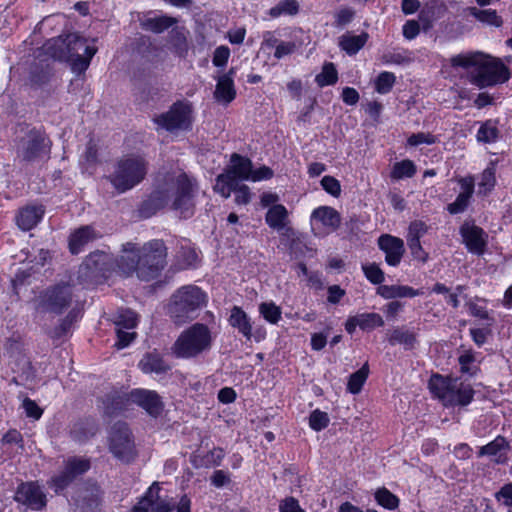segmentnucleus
Returning <instances> with one entry per match:
<instances>
[{"label":"nucleus","instance_id":"c85d7f7f","mask_svg":"<svg viewBox=\"0 0 512 512\" xmlns=\"http://www.w3.org/2000/svg\"><path fill=\"white\" fill-rule=\"evenodd\" d=\"M138 365L145 374H165L171 369L164 358L156 352L146 353Z\"/></svg>","mask_w":512,"mask_h":512},{"label":"nucleus","instance_id":"20e7f679","mask_svg":"<svg viewBox=\"0 0 512 512\" xmlns=\"http://www.w3.org/2000/svg\"><path fill=\"white\" fill-rule=\"evenodd\" d=\"M44 53L54 60L67 63L72 72L84 73L97 52L94 44L76 33L62 34L49 39L43 45Z\"/></svg>","mask_w":512,"mask_h":512},{"label":"nucleus","instance_id":"79ce46f5","mask_svg":"<svg viewBox=\"0 0 512 512\" xmlns=\"http://www.w3.org/2000/svg\"><path fill=\"white\" fill-rule=\"evenodd\" d=\"M258 310L260 316L269 324L276 325L282 319L281 307L273 301L260 303Z\"/></svg>","mask_w":512,"mask_h":512},{"label":"nucleus","instance_id":"680f3d73","mask_svg":"<svg viewBox=\"0 0 512 512\" xmlns=\"http://www.w3.org/2000/svg\"><path fill=\"white\" fill-rule=\"evenodd\" d=\"M117 341L115 346L118 349H123L129 346L136 337V332L134 330H126L122 328H116Z\"/></svg>","mask_w":512,"mask_h":512},{"label":"nucleus","instance_id":"a19ab883","mask_svg":"<svg viewBox=\"0 0 512 512\" xmlns=\"http://www.w3.org/2000/svg\"><path fill=\"white\" fill-rule=\"evenodd\" d=\"M417 172L415 163L410 159L395 162L390 177L392 180H402L404 178H412Z\"/></svg>","mask_w":512,"mask_h":512},{"label":"nucleus","instance_id":"2eb2a0df","mask_svg":"<svg viewBox=\"0 0 512 512\" xmlns=\"http://www.w3.org/2000/svg\"><path fill=\"white\" fill-rule=\"evenodd\" d=\"M228 323L248 341L259 343L266 339V328L263 325L253 326L248 314L239 306L232 307Z\"/></svg>","mask_w":512,"mask_h":512},{"label":"nucleus","instance_id":"aec40b11","mask_svg":"<svg viewBox=\"0 0 512 512\" xmlns=\"http://www.w3.org/2000/svg\"><path fill=\"white\" fill-rule=\"evenodd\" d=\"M130 399L147 412L150 416L158 417L164 408L163 401L159 394L154 390L135 388L130 390Z\"/></svg>","mask_w":512,"mask_h":512},{"label":"nucleus","instance_id":"9b49d317","mask_svg":"<svg viewBox=\"0 0 512 512\" xmlns=\"http://www.w3.org/2000/svg\"><path fill=\"white\" fill-rule=\"evenodd\" d=\"M91 468V460L82 456H71L64 461V467L61 472L53 476L49 481V487L55 492L60 493L65 490L73 481L88 472Z\"/></svg>","mask_w":512,"mask_h":512},{"label":"nucleus","instance_id":"ddd939ff","mask_svg":"<svg viewBox=\"0 0 512 512\" xmlns=\"http://www.w3.org/2000/svg\"><path fill=\"white\" fill-rule=\"evenodd\" d=\"M265 222L269 228L279 233L281 242L293 248L296 232L290 225L289 212L284 205H274L265 214Z\"/></svg>","mask_w":512,"mask_h":512},{"label":"nucleus","instance_id":"603ef678","mask_svg":"<svg viewBox=\"0 0 512 512\" xmlns=\"http://www.w3.org/2000/svg\"><path fill=\"white\" fill-rule=\"evenodd\" d=\"M362 271L366 279L374 285H381L385 280L384 272L376 263L362 264Z\"/></svg>","mask_w":512,"mask_h":512},{"label":"nucleus","instance_id":"a211bd4d","mask_svg":"<svg viewBox=\"0 0 512 512\" xmlns=\"http://www.w3.org/2000/svg\"><path fill=\"white\" fill-rule=\"evenodd\" d=\"M14 499L35 511L42 510L47 504L43 489L37 482L33 481L21 483L17 487Z\"/></svg>","mask_w":512,"mask_h":512},{"label":"nucleus","instance_id":"dca6fc26","mask_svg":"<svg viewBox=\"0 0 512 512\" xmlns=\"http://www.w3.org/2000/svg\"><path fill=\"white\" fill-rule=\"evenodd\" d=\"M72 300L69 284H58L46 289L40 296V307L43 311L61 314Z\"/></svg>","mask_w":512,"mask_h":512},{"label":"nucleus","instance_id":"774afa93","mask_svg":"<svg viewBox=\"0 0 512 512\" xmlns=\"http://www.w3.org/2000/svg\"><path fill=\"white\" fill-rule=\"evenodd\" d=\"M279 512H305L296 498L286 497L279 503Z\"/></svg>","mask_w":512,"mask_h":512},{"label":"nucleus","instance_id":"864d4df0","mask_svg":"<svg viewBox=\"0 0 512 512\" xmlns=\"http://www.w3.org/2000/svg\"><path fill=\"white\" fill-rule=\"evenodd\" d=\"M156 490V494L159 493L160 487L157 482H154L147 492L144 494V496L133 506L131 509V512H149L151 511L152 506V496L154 493V490Z\"/></svg>","mask_w":512,"mask_h":512},{"label":"nucleus","instance_id":"a878e982","mask_svg":"<svg viewBox=\"0 0 512 512\" xmlns=\"http://www.w3.org/2000/svg\"><path fill=\"white\" fill-rule=\"evenodd\" d=\"M510 449V442L504 436L498 435L494 440L479 448L478 456L495 457L496 463L503 464L507 460V453Z\"/></svg>","mask_w":512,"mask_h":512},{"label":"nucleus","instance_id":"c9c22d12","mask_svg":"<svg viewBox=\"0 0 512 512\" xmlns=\"http://www.w3.org/2000/svg\"><path fill=\"white\" fill-rule=\"evenodd\" d=\"M97 432V426L93 421L80 420L73 423L70 429V437L78 443H85Z\"/></svg>","mask_w":512,"mask_h":512},{"label":"nucleus","instance_id":"de8ad7c7","mask_svg":"<svg viewBox=\"0 0 512 512\" xmlns=\"http://www.w3.org/2000/svg\"><path fill=\"white\" fill-rule=\"evenodd\" d=\"M299 12V4L297 0H282L274 7L270 8L268 14L272 18L289 15L293 16Z\"/></svg>","mask_w":512,"mask_h":512},{"label":"nucleus","instance_id":"412c9836","mask_svg":"<svg viewBox=\"0 0 512 512\" xmlns=\"http://www.w3.org/2000/svg\"><path fill=\"white\" fill-rule=\"evenodd\" d=\"M235 75V68H230L226 73L216 79L217 82L213 92V97L217 103L223 106H228L235 100L237 95L234 83Z\"/></svg>","mask_w":512,"mask_h":512},{"label":"nucleus","instance_id":"052dcab7","mask_svg":"<svg viewBox=\"0 0 512 512\" xmlns=\"http://www.w3.org/2000/svg\"><path fill=\"white\" fill-rule=\"evenodd\" d=\"M355 16V11L350 7H343L337 10L334 14V26L337 28H342L348 25Z\"/></svg>","mask_w":512,"mask_h":512},{"label":"nucleus","instance_id":"f8f14e48","mask_svg":"<svg viewBox=\"0 0 512 512\" xmlns=\"http://www.w3.org/2000/svg\"><path fill=\"white\" fill-rule=\"evenodd\" d=\"M118 258H114L111 254L95 251L90 253L84 260L81 270L84 271L86 276L95 279H108L112 272L120 274L117 262Z\"/></svg>","mask_w":512,"mask_h":512},{"label":"nucleus","instance_id":"7c9ffc66","mask_svg":"<svg viewBox=\"0 0 512 512\" xmlns=\"http://www.w3.org/2000/svg\"><path fill=\"white\" fill-rule=\"evenodd\" d=\"M252 166V161L249 158L233 153L230 159V166L226 171L238 181L249 180Z\"/></svg>","mask_w":512,"mask_h":512},{"label":"nucleus","instance_id":"7ed1b4c3","mask_svg":"<svg viewBox=\"0 0 512 512\" xmlns=\"http://www.w3.org/2000/svg\"><path fill=\"white\" fill-rule=\"evenodd\" d=\"M451 69L474 72L469 76L470 82L480 88L502 84L509 80L510 72L505 64L497 58L479 51L464 52L452 56L442 64V73L450 74Z\"/></svg>","mask_w":512,"mask_h":512},{"label":"nucleus","instance_id":"393cba45","mask_svg":"<svg viewBox=\"0 0 512 512\" xmlns=\"http://www.w3.org/2000/svg\"><path fill=\"white\" fill-rule=\"evenodd\" d=\"M99 237V233H97L92 225L81 226L69 235V251L71 254L77 255L84 250L88 243Z\"/></svg>","mask_w":512,"mask_h":512},{"label":"nucleus","instance_id":"a18cd8bd","mask_svg":"<svg viewBox=\"0 0 512 512\" xmlns=\"http://www.w3.org/2000/svg\"><path fill=\"white\" fill-rule=\"evenodd\" d=\"M139 318L136 312L130 309H121L118 311L115 319L116 328L134 330L137 327Z\"/></svg>","mask_w":512,"mask_h":512},{"label":"nucleus","instance_id":"bf43d9fd","mask_svg":"<svg viewBox=\"0 0 512 512\" xmlns=\"http://www.w3.org/2000/svg\"><path fill=\"white\" fill-rule=\"evenodd\" d=\"M435 20V11L432 7H425L420 10L418 15V22L424 32H427L433 28Z\"/></svg>","mask_w":512,"mask_h":512},{"label":"nucleus","instance_id":"13d9d810","mask_svg":"<svg viewBox=\"0 0 512 512\" xmlns=\"http://www.w3.org/2000/svg\"><path fill=\"white\" fill-rule=\"evenodd\" d=\"M438 141L437 136L431 133L418 132L413 133L407 139V145L411 147H416L421 144L433 145Z\"/></svg>","mask_w":512,"mask_h":512},{"label":"nucleus","instance_id":"6ab92c4d","mask_svg":"<svg viewBox=\"0 0 512 512\" xmlns=\"http://www.w3.org/2000/svg\"><path fill=\"white\" fill-rule=\"evenodd\" d=\"M456 182L460 191L455 200L446 207L447 212L451 215L464 213L468 209L475 191V179L472 175L459 177Z\"/></svg>","mask_w":512,"mask_h":512},{"label":"nucleus","instance_id":"473e14b6","mask_svg":"<svg viewBox=\"0 0 512 512\" xmlns=\"http://www.w3.org/2000/svg\"><path fill=\"white\" fill-rule=\"evenodd\" d=\"M176 19L166 15L151 16L149 13L140 20L141 28L156 34L162 33L176 23Z\"/></svg>","mask_w":512,"mask_h":512},{"label":"nucleus","instance_id":"e2e57ef3","mask_svg":"<svg viewBox=\"0 0 512 512\" xmlns=\"http://www.w3.org/2000/svg\"><path fill=\"white\" fill-rule=\"evenodd\" d=\"M229 57V47L225 45L218 46L213 53L212 63L215 67L223 68L227 65Z\"/></svg>","mask_w":512,"mask_h":512},{"label":"nucleus","instance_id":"8fccbe9b","mask_svg":"<svg viewBox=\"0 0 512 512\" xmlns=\"http://www.w3.org/2000/svg\"><path fill=\"white\" fill-rule=\"evenodd\" d=\"M396 82L393 72L382 71L374 80V89L379 94H388Z\"/></svg>","mask_w":512,"mask_h":512},{"label":"nucleus","instance_id":"69168bd1","mask_svg":"<svg viewBox=\"0 0 512 512\" xmlns=\"http://www.w3.org/2000/svg\"><path fill=\"white\" fill-rule=\"evenodd\" d=\"M495 499L502 505L512 509V482L504 484L495 493Z\"/></svg>","mask_w":512,"mask_h":512},{"label":"nucleus","instance_id":"f704fd0d","mask_svg":"<svg viewBox=\"0 0 512 512\" xmlns=\"http://www.w3.org/2000/svg\"><path fill=\"white\" fill-rule=\"evenodd\" d=\"M496 161H490L487 167L482 171L477 184V194L487 196L496 185Z\"/></svg>","mask_w":512,"mask_h":512},{"label":"nucleus","instance_id":"6e6552de","mask_svg":"<svg viewBox=\"0 0 512 512\" xmlns=\"http://www.w3.org/2000/svg\"><path fill=\"white\" fill-rule=\"evenodd\" d=\"M207 300L208 296L202 288L193 284L184 285L173 293L168 311L176 323H183L203 308Z\"/></svg>","mask_w":512,"mask_h":512},{"label":"nucleus","instance_id":"f03ea898","mask_svg":"<svg viewBox=\"0 0 512 512\" xmlns=\"http://www.w3.org/2000/svg\"><path fill=\"white\" fill-rule=\"evenodd\" d=\"M121 252L117 266L125 277L136 274L139 280L149 282L157 279L167 265V247L161 239H152L142 247L126 242Z\"/></svg>","mask_w":512,"mask_h":512},{"label":"nucleus","instance_id":"0eeeda50","mask_svg":"<svg viewBox=\"0 0 512 512\" xmlns=\"http://www.w3.org/2000/svg\"><path fill=\"white\" fill-rule=\"evenodd\" d=\"M148 173V162L140 155L119 159L107 178L118 193H125L139 185Z\"/></svg>","mask_w":512,"mask_h":512},{"label":"nucleus","instance_id":"423d86ee","mask_svg":"<svg viewBox=\"0 0 512 512\" xmlns=\"http://www.w3.org/2000/svg\"><path fill=\"white\" fill-rule=\"evenodd\" d=\"M432 396L446 408L466 407L474 399L475 390L472 385L459 378L433 374L428 382Z\"/></svg>","mask_w":512,"mask_h":512},{"label":"nucleus","instance_id":"37998d69","mask_svg":"<svg viewBox=\"0 0 512 512\" xmlns=\"http://www.w3.org/2000/svg\"><path fill=\"white\" fill-rule=\"evenodd\" d=\"M389 343L391 345L400 344L406 349H411L416 343V335L408 329L395 328L389 337Z\"/></svg>","mask_w":512,"mask_h":512},{"label":"nucleus","instance_id":"72a5a7b5","mask_svg":"<svg viewBox=\"0 0 512 512\" xmlns=\"http://www.w3.org/2000/svg\"><path fill=\"white\" fill-rule=\"evenodd\" d=\"M368 33L362 32L359 35L345 33L339 38V48L349 56L357 54L367 43Z\"/></svg>","mask_w":512,"mask_h":512},{"label":"nucleus","instance_id":"9d476101","mask_svg":"<svg viewBox=\"0 0 512 512\" xmlns=\"http://www.w3.org/2000/svg\"><path fill=\"white\" fill-rule=\"evenodd\" d=\"M109 450L115 458L129 463L136 456L132 433L124 422L115 423L109 433Z\"/></svg>","mask_w":512,"mask_h":512},{"label":"nucleus","instance_id":"c756f323","mask_svg":"<svg viewBox=\"0 0 512 512\" xmlns=\"http://www.w3.org/2000/svg\"><path fill=\"white\" fill-rule=\"evenodd\" d=\"M377 294L384 299H397V298H413L423 295L421 289H414L407 285H380L377 288Z\"/></svg>","mask_w":512,"mask_h":512},{"label":"nucleus","instance_id":"cd10ccee","mask_svg":"<svg viewBox=\"0 0 512 512\" xmlns=\"http://www.w3.org/2000/svg\"><path fill=\"white\" fill-rule=\"evenodd\" d=\"M225 450L221 447H214L210 451L205 454L194 453L191 456V464L199 469L205 468L209 469L212 467H218L222 464V461L225 458Z\"/></svg>","mask_w":512,"mask_h":512},{"label":"nucleus","instance_id":"2f4dec72","mask_svg":"<svg viewBox=\"0 0 512 512\" xmlns=\"http://www.w3.org/2000/svg\"><path fill=\"white\" fill-rule=\"evenodd\" d=\"M133 404L130 399V391H113L107 395L104 402L105 411L107 414H117L128 408L129 405Z\"/></svg>","mask_w":512,"mask_h":512},{"label":"nucleus","instance_id":"f3484780","mask_svg":"<svg viewBox=\"0 0 512 512\" xmlns=\"http://www.w3.org/2000/svg\"><path fill=\"white\" fill-rule=\"evenodd\" d=\"M459 234L469 253L477 256L485 253L488 234L474 220H465L459 228Z\"/></svg>","mask_w":512,"mask_h":512},{"label":"nucleus","instance_id":"1a4fd4ad","mask_svg":"<svg viewBox=\"0 0 512 512\" xmlns=\"http://www.w3.org/2000/svg\"><path fill=\"white\" fill-rule=\"evenodd\" d=\"M154 121L168 132L190 130L193 123V105L188 100H178L167 112L157 116Z\"/></svg>","mask_w":512,"mask_h":512},{"label":"nucleus","instance_id":"4468645a","mask_svg":"<svg viewBox=\"0 0 512 512\" xmlns=\"http://www.w3.org/2000/svg\"><path fill=\"white\" fill-rule=\"evenodd\" d=\"M51 150V141L45 132L31 129L26 138L21 141L18 154L25 161H34L42 156L48 157Z\"/></svg>","mask_w":512,"mask_h":512},{"label":"nucleus","instance_id":"4c0bfd02","mask_svg":"<svg viewBox=\"0 0 512 512\" xmlns=\"http://www.w3.org/2000/svg\"><path fill=\"white\" fill-rule=\"evenodd\" d=\"M369 372V365L366 362L360 369L349 376L346 387L347 391L353 395L359 394L368 379Z\"/></svg>","mask_w":512,"mask_h":512},{"label":"nucleus","instance_id":"39448f33","mask_svg":"<svg viewBox=\"0 0 512 512\" xmlns=\"http://www.w3.org/2000/svg\"><path fill=\"white\" fill-rule=\"evenodd\" d=\"M213 342L211 329L204 323H194L176 338L171 354L177 359H197L211 350Z\"/></svg>","mask_w":512,"mask_h":512},{"label":"nucleus","instance_id":"f257e3e1","mask_svg":"<svg viewBox=\"0 0 512 512\" xmlns=\"http://www.w3.org/2000/svg\"><path fill=\"white\" fill-rule=\"evenodd\" d=\"M198 192L199 185L193 176L181 170L167 172L157 180L155 190L141 203L139 215L147 219L169 207L180 218L188 219L195 213Z\"/></svg>","mask_w":512,"mask_h":512},{"label":"nucleus","instance_id":"5701e85b","mask_svg":"<svg viewBox=\"0 0 512 512\" xmlns=\"http://www.w3.org/2000/svg\"><path fill=\"white\" fill-rule=\"evenodd\" d=\"M378 246L385 253V262L392 267L400 264L405 253L404 241L390 234L378 238Z\"/></svg>","mask_w":512,"mask_h":512},{"label":"nucleus","instance_id":"0e129e2a","mask_svg":"<svg viewBox=\"0 0 512 512\" xmlns=\"http://www.w3.org/2000/svg\"><path fill=\"white\" fill-rule=\"evenodd\" d=\"M408 248L414 259L425 263L429 258V254L423 249L421 240H407Z\"/></svg>","mask_w":512,"mask_h":512},{"label":"nucleus","instance_id":"b1692460","mask_svg":"<svg viewBox=\"0 0 512 512\" xmlns=\"http://www.w3.org/2000/svg\"><path fill=\"white\" fill-rule=\"evenodd\" d=\"M384 325L382 316L375 312L358 313L349 316L345 321L344 327L348 334L352 335L357 328L362 331H372Z\"/></svg>","mask_w":512,"mask_h":512},{"label":"nucleus","instance_id":"49530a36","mask_svg":"<svg viewBox=\"0 0 512 512\" xmlns=\"http://www.w3.org/2000/svg\"><path fill=\"white\" fill-rule=\"evenodd\" d=\"M374 498L377 504L385 509L395 510L399 507V498L385 487L377 489Z\"/></svg>","mask_w":512,"mask_h":512},{"label":"nucleus","instance_id":"4d7b16f0","mask_svg":"<svg viewBox=\"0 0 512 512\" xmlns=\"http://www.w3.org/2000/svg\"><path fill=\"white\" fill-rule=\"evenodd\" d=\"M428 225L422 220L411 221L408 227L406 240H421L428 232Z\"/></svg>","mask_w":512,"mask_h":512},{"label":"nucleus","instance_id":"09e8293b","mask_svg":"<svg viewBox=\"0 0 512 512\" xmlns=\"http://www.w3.org/2000/svg\"><path fill=\"white\" fill-rule=\"evenodd\" d=\"M470 14L474 16L478 21L491 26L500 27L503 23L501 17L495 10L492 9L471 8Z\"/></svg>","mask_w":512,"mask_h":512},{"label":"nucleus","instance_id":"e433bc0d","mask_svg":"<svg viewBox=\"0 0 512 512\" xmlns=\"http://www.w3.org/2000/svg\"><path fill=\"white\" fill-rule=\"evenodd\" d=\"M177 265L180 269L195 268L199 262L196 248L189 241H184L177 252Z\"/></svg>","mask_w":512,"mask_h":512},{"label":"nucleus","instance_id":"6e6d98bb","mask_svg":"<svg viewBox=\"0 0 512 512\" xmlns=\"http://www.w3.org/2000/svg\"><path fill=\"white\" fill-rule=\"evenodd\" d=\"M79 317V311L72 310L69 312V314L66 316L65 319L61 321V323L55 327V329L52 332L51 337L55 339L62 338L65 336L68 331L71 328V325L74 321H76Z\"/></svg>","mask_w":512,"mask_h":512},{"label":"nucleus","instance_id":"bb28decb","mask_svg":"<svg viewBox=\"0 0 512 512\" xmlns=\"http://www.w3.org/2000/svg\"><path fill=\"white\" fill-rule=\"evenodd\" d=\"M311 223H320L323 227L335 231L341 225V216L330 206H319L311 214Z\"/></svg>","mask_w":512,"mask_h":512},{"label":"nucleus","instance_id":"ea45409f","mask_svg":"<svg viewBox=\"0 0 512 512\" xmlns=\"http://www.w3.org/2000/svg\"><path fill=\"white\" fill-rule=\"evenodd\" d=\"M239 181L227 171L216 177L214 190L224 198H229L231 193L237 188Z\"/></svg>","mask_w":512,"mask_h":512},{"label":"nucleus","instance_id":"58836bf2","mask_svg":"<svg viewBox=\"0 0 512 512\" xmlns=\"http://www.w3.org/2000/svg\"><path fill=\"white\" fill-rule=\"evenodd\" d=\"M339 76L336 66L333 62H325L321 72L315 76V83L318 87L333 86L338 82Z\"/></svg>","mask_w":512,"mask_h":512},{"label":"nucleus","instance_id":"4be33fe9","mask_svg":"<svg viewBox=\"0 0 512 512\" xmlns=\"http://www.w3.org/2000/svg\"><path fill=\"white\" fill-rule=\"evenodd\" d=\"M45 207L42 204H32L21 207L15 214V224L23 232L34 229L43 219Z\"/></svg>","mask_w":512,"mask_h":512},{"label":"nucleus","instance_id":"c03bdc74","mask_svg":"<svg viewBox=\"0 0 512 512\" xmlns=\"http://www.w3.org/2000/svg\"><path fill=\"white\" fill-rule=\"evenodd\" d=\"M476 357L475 352L472 349L463 351L458 357V363L460 366V372L464 375L474 376L478 372L479 368L475 364Z\"/></svg>","mask_w":512,"mask_h":512},{"label":"nucleus","instance_id":"338daca9","mask_svg":"<svg viewBox=\"0 0 512 512\" xmlns=\"http://www.w3.org/2000/svg\"><path fill=\"white\" fill-rule=\"evenodd\" d=\"M322 188L330 195L337 197L341 193L340 182L332 176H324L321 179Z\"/></svg>","mask_w":512,"mask_h":512},{"label":"nucleus","instance_id":"5fc2aeb1","mask_svg":"<svg viewBox=\"0 0 512 512\" xmlns=\"http://www.w3.org/2000/svg\"><path fill=\"white\" fill-rule=\"evenodd\" d=\"M330 423V418L326 412L321 411L320 409H315L310 413L309 416V427L316 431H322L328 427Z\"/></svg>","mask_w":512,"mask_h":512},{"label":"nucleus","instance_id":"3c124183","mask_svg":"<svg viewBox=\"0 0 512 512\" xmlns=\"http://www.w3.org/2000/svg\"><path fill=\"white\" fill-rule=\"evenodd\" d=\"M499 135L498 128L491 121L483 123L477 131V140L483 143H493Z\"/></svg>","mask_w":512,"mask_h":512}]
</instances>
